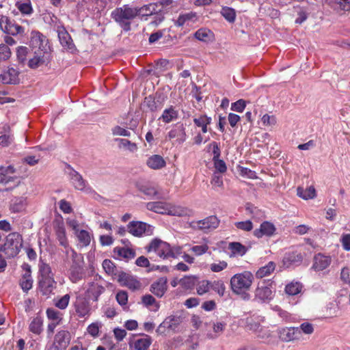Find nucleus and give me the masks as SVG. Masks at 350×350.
Wrapping results in <instances>:
<instances>
[{
	"label": "nucleus",
	"instance_id": "obj_43",
	"mask_svg": "<svg viewBox=\"0 0 350 350\" xmlns=\"http://www.w3.org/2000/svg\"><path fill=\"white\" fill-rule=\"evenodd\" d=\"M46 314L47 318L52 321V322L61 323L62 321V313L53 308H49L46 310Z\"/></svg>",
	"mask_w": 350,
	"mask_h": 350
},
{
	"label": "nucleus",
	"instance_id": "obj_41",
	"mask_svg": "<svg viewBox=\"0 0 350 350\" xmlns=\"http://www.w3.org/2000/svg\"><path fill=\"white\" fill-rule=\"evenodd\" d=\"M15 6L23 15H30L33 12V8L29 0H27L25 2L16 1Z\"/></svg>",
	"mask_w": 350,
	"mask_h": 350
},
{
	"label": "nucleus",
	"instance_id": "obj_5",
	"mask_svg": "<svg viewBox=\"0 0 350 350\" xmlns=\"http://www.w3.org/2000/svg\"><path fill=\"white\" fill-rule=\"evenodd\" d=\"M254 280L253 274L249 271L234 274L230 279V288L237 295H244V298L249 297L246 291H249Z\"/></svg>",
	"mask_w": 350,
	"mask_h": 350
},
{
	"label": "nucleus",
	"instance_id": "obj_9",
	"mask_svg": "<svg viewBox=\"0 0 350 350\" xmlns=\"http://www.w3.org/2000/svg\"><path fill=\"white\" fill-rule=\"evenodd\" d=\"M0 29L5 33L16 36L24 33V28L8 16L0 14Z\"/></svg>",
	"mask_w": 350,
	"mask_h": 350
},
{
	"label": "nucleus",
	"instance_id": "obj_30",
	"mask_svg": "<svg viewBox=\"0 0 350 350\" xmlns=\"http://www.w3.org/2000/svg\"><path fill=\"white\" fill-rule=\"evenodd\" d=\"M146 165L150 169L159 170L165 166L166 162L161 156L154 154L147 159Z\"/></svg>",
	"mask_w": 350,
	"mask_h": 350
},
{
	"label": "nucleus",
	"instance_id": "obj_22",
	"mask_svg": "<svg viewBox=\"0 0 350 350\" xmlns=\"http://www.w3.org/2000/svg\"><path fill=\"white\" fill-rule=\"evenodd\" d=\"M147 228H150V226L142 221H133L127 225L129 232L135 237H141L146 232Z\"/></svg>",
	"mask_w": 350,
	"mask_h": 350
},
{
	"label": "nucleus",
	"instance_id": "obj_60",
	"mask_svg": "<svg viewBox=\"0 0 350 350\" xmlns=\"http://www.w3.org/2000/svg\"><path fill=\"white\" fill-rule=\"evenodd\" d=\"M298 327L301 331V334L304 333L307 335L312 334L314 330V325L309 322H304Z\"/></svg>",
	"mask_w": 350,
	"mask_h": 350
},
{
	"label": "nucleus",
	"instance_id": "obj_27",
	"mask_svg": "<svg viewBox=\"0 0 350 350\" xmlns=\"http://www.w3.org/2000/svg\"><path fill=\"white\" fill-rule=\"evenodd\" d=\"M105 291V288L102 285L96 282H92L89 284L87 293L90 298L92 299L94 301H97L99 296L103 294Z\"/></svg>",
	"mask_w": 350,
	"mask_h": 350
},
{
	"label": "nucleus",
	"instance_id": "obj_34",
	"mask_svg": "<svg viewBox=\"0 0 350 350\" xmlns=\"http://www.w3.org/2000/svg\"><path fill=\"white\" fill-rule=\"evenodd\" d=\"M27 205V199L25 197H14L11 200L10 210L13 213L22 211Z\"/></svg>",
	"mask_w": 350,
	"mask_h": 350
},
{
	"label": "nucleus",
	"instance_id": "obj_37",
	"mask_svg": "<svg viewBox=\"0 0 350 350\" xmlns=\"http://www.w3.org/2000/svg\"><path fill=\"white\" fill-rule=\"evenodd\" d=\"M42 326L43 319L40 317H36L31 321L29 325V329L31 332L36 335H40L43 330Z\"/></svg>",
	"mask_w": 350,
	"mask_h": 350
},
{
	"label": "nucleus",
	"instance_id": "obj_54",
	"mask_svg": "<svg viewBox=\"0 0 350 350\" xmlns=\"http://www.w3.org/2000/svg\"><path fill=\"white\" fill-rule=\"evenodd\" d=\"M211 289V282L208 280H202L200 282L196 288L197 293L200 295H202Z\"/></svg>",
	"mask_w": 350,
	"mask_h": 350
},
{
	"label": "nucleus",
	"instance_id": "obj_62",
	"mask_svg": "<svg viewBox=\"0 0 350 350\" xmlns=\"http://www.w3.org/2000/svg\"><path fill=\"white\" fill-rule=\"evenodd\" d=\"M118 303L120 306H126L128 302V294L126 291H120L118 292L116 296Z\"/></svg>",
	"mask_w": 350,
	"mask_h": 350
},
{
	"label": "nucleus",
	"instance_id": "obj_57",
	"mask_svg": "<svg viewBox=\"0 0 350 350\" xmlns=\"http://www.w3.org/2000/svg\"><path fill=\"white\" fill-rule=\"evenodd\" d=\"M228 267L227 262L224 260H219L218 262H214L211 264L210 265V269L213 272H220L225 269H226Z\"/></svg>",
	"mask_w": 350,
	"mask_h": 350
},
{
	"label": "nucleus",
	"instance_id": "obj_31",
	"mask_svg": "<svg viewBox=\"0 0 350 350\" xmlns=\"http://www.w3.org/2000/svg\"><path fill=\"white\" fill-rule=\"evenodd\" d=\"M120 280L124 282V284L131 290H138L141 288V282L135 278L122 273L120 275Z\"/></svg>",
	"mask_w": 350,
	"mask_h": 350
},
{
	"label": "nucleus",
	"instance_id": "obj_46",
	"mask_svg": "<svg viewBox=\"0 0 350 350\" xmlns=\"http://www.w3.org/2000/svg\"><path fill=\"white\" fill-rule=\"evenodd\" d=\"M211 289L217 293L220 297L224 295L226 291V286L221 280L211 282Z\"/></svg>",
	"mask_w": 350,
	"mask_h": 350
},
{
	"label": "nucleus",
	"instance_id": "obj_55",
	"mask_svg": "<svg viewBox=\"0 0 350 350\" xmlns=\"http://www.w3.org/2000/svg\"><path fill=\"white\" fill-rule=\"evenodd\" d=\"M234 226L237 229L245 232H250L253 229V224L250 220L235 222Z\"/></svg>",
	"mask_w": 350,
	"mask_h": 350
},
{
	"label": "nucleus",
	"instance_id": "obj_26",
	"mask_svg": "<svg viewBox=\"0 0 350 350\" xmlns=\"http://www.w3.org/2000/svg\"><path fill=\"white\" fill-rule=\"evenodd\" d=\"M113 253L118 259L129 260L135 256V251L133 249L124 247H116L113 248Z\"/></svg>",
	"mask_w": 350,
	"mask_h": 350
},
{
	"label": "nucleus",
	"instance_id": "obj_2",
	"mask_svg": "<svg viewBox=\"0 0 350 350\" xmlns=\"http://www.w3.org/2000/svg\"><path fill=\"white\" fill-rule=\"evenodd\" d=\"M146 250L148 253L154 252L162 259H167L178 258L182 254L183 247L180 246L171 247L168 243L155 238L146 247Z\"/></svg>",
	"mask_w": 350,
	"mask_h": 350
},
{
	"label": "nucleus",
	"instance_id": "obj_44",
	"mask_svg": "<svg viewBox=\"0 0 350 350\" xmlns=\"http://www.w3.org/2000/svg\"><path fill=\"white\" fill-rule=\"evenodd\" d=\"M137 188L142 193L151 198L158 195L156 187L149 184L138 185Z\"/></svg>",
	"mask_w": 350,
	"mask_h": 350
},
{
	"label": "nucleus",
	"instance_id": "obj_40",
	"mask_svg": "<svg viewBox=\"0 0 350 350\" xmlns=\"http://www.w3.org/2000/svg\"><path fill=\"white\" fill-rule=\"evenodd\" d=\"M118 143L120 148L126 149L129 151L133 152L137 150V146L135 143L131 142L129 139L124 138H117L115 139Z\"/></svg>",
	"mask_w": 350,
	"mask_h": 350
},
{
	"label": "nucleus",
	"instance_id": "obj_21",
	"mask_svg": "<svg viewBox=\"0 0 350 350\" xmlns=\"http://www.w3.org/2000/svg\"><path fill=\"white\" fill-rule=\"evenodd\" d=\"M220 223V220L215 215L208 216L204 219L197 221L200 230L207 231L216 229Z\"/></svg>",
	"mask_w": 350,
	"mask_h": 350
},
{
	"label": "nucleus",
	"instance_id": "obj_12",
	"mask_svg": "<svg viewBox=\"0 0 350 350\" xmlns=\"http://www.w3.org/2000/svg\"><path fill=\"white\" fill-rule=\"evenodd\" d=\"M53 230L59 244L65 249L70 248L73 254H76V252L69 246L66 228L62 219H55L53 221Z\"/></svg>",
	"mask_w": 350,
	"mask_h": 350
},
{
	"label": "nucleus",
	"instance_id": "obj_64",
	"mask_svg": "<svg viewBox=\"0 0 350 350\" xmlns=\"http://www.w3.org/2000/svg\"><path fill=\"white\" fill-rule=\"evenodd\" d=\"M213 161L214 163V167L217 172L220 173H224L226 172L227 167L226 163L223 160L219 158L217 159H213Z\"/></svg>",
	"mask_w": 350,
	"mask_h": 350
},
{
	"label": "nucleus",
	"instance_id": "obj_20",
	"mask_svg": "<svg viewBox=\"0 0 350 350\" xmlns=\"http://www.w3.org/2000/svg\"><path fill=\"white\" fill-rule=\"evenodd\" d=\"M19 72L14 68H9L0 75V81L3 84H18Z\"/></svg>",
	"mask_w": 350,
	"mask_h": 350
},
{
	"label": "nucleus",
	"instance_id": "obj_11",
	"mask_svg": "<svg viewBox=\"0 0 350 350\" xmlns=\"http://www.w3.org/2000/svg\"><path fill=\"white\" fill-rule=\"evenodd\" d=\"M66 173L74 188L79 191H85L88 187L87 181L70 165L66 163Z\"/></svg>",
	"mask_w": 350,
	"mask_h": 350
},
{
	"label": "nucleus",
	"instance_id": "obj_23",
	"mask_svg": "<svg viewBox=\"0 0 350 350\" xmlns=\"http://www.w3.org/2000/svg\"><path fill=\"white\" fill-rule=\"evenodd\" d=\"M167 278L161 277L154 282L150 286V291L157 297H161L167 291Z\"/></svg>",
	"mask_w": 350,
	"mask_h": 350
},
{
	"label": "nucleus",
	"instance_id": "obj_13",
	"mask_svg": "<svg viewBox=\"0 0 350 350\" xmlns=\"http://www.w3.org/2000/svg\"><path fill=\"white\" fill-rule=\"evenodd\" d=\"M181 322L180 317L170 316L159 325L156 332L161 335H165L170 331H175Z\"/></svg>",
	"mask_w": 350,
	"mask_h": 350
},
{
	"label": "nucleus",
	"instance_id": "obj_49",
	"mask_svg": "<svg viewBox=\"0 0 350 350\" xmlns=\"http://www.w3.org/2000/svg\"><path fill=\"white\" fill-rule=\"evenodd\" d=\"M221 15L229 23H234L236 18L235 10L229 7H224L221 11Z\"/></svg>",
	"mask_w": 350,
	"mask_h": 350
},
{
	"label": "nucleus",
	"instance_id": "obj_59",
	"mask_svg": "<svg viewBox=\"0 0 350 350\" xmlns=\"http://www.w3.org/2000/svg\"><path fill=\"white\" fill-rule=\"evenodd\" d=\"M11 56V51L5 44H0V60L5 61Z\"/></svg>",
	"mask_w": 350,
	"mask_h": 350
},
{
	"label": "nucleus",
	"instance_id": "obj_18",
	"mask_svg": "<svg viewBox=\"0 0 350 350\" xmlns=\"http://www.w3.org/2000/svg\"><path fill=\"white\" fill-rule=\"evenodd\" d=\"M74 307L75 312L79 318H85L90 315V305L85 298L78 297L74 303Z\"/></svg>",
	"mask_w": 350,
	"mask_h": 350
},
{
	"label": "nucleus",
	"instance_id": "obj_16",
	"mask_svg": "<svg viewBox=\"0 0 350 350\" xmlns=\"http://www.w3.org/2000/svg\"><path fill=\"white\" fill-rule=\"evenodd\" d=\"M275 231L276 228L273 223L265 221L261 223L259 228H256L253 231V235L258 239H260L264 236L271 237L275 234Z\"/></svg>",
	"mask_w": 350,
	"mask_h": 350
},
{
	"label": "nucleus",
	"instance_id": "obj_53",
	"mask_svg": "<svg viewBox=\"0 0 350 350\" xmlns=\"http://www.w3.org/2000/svg\"><path fill=\"white\" fill-rule=\"evenodd\" d=\"M285 259L291 263L301 262L303 260V256L301 253L297 252H292L286 254Z\"/></svg>",
	"mask_w": 350,
	"mask_h": 350
},
{
	"label": "nucleus",
	"instance_id": "obj_45",
	"mask_svg": "<svg viewBox=\"0 0 350 350\" xmlns=\"http://www.w3.org/2000/svg\"><path fill=\"white\" fill-rule=\"evenodd\" d=\"M70 296L69 294H66L62 297H57L54 299V305L55 307L60 310H65L70 302Z\"/></svg>",
	"mask_w": 350,
	"mask_h": 350
},
{
	"label": "nucleus",
	"instance_id": "obj_42",
	"mask_svg": "<svg viewBox=\"0 0 350 350\" xmlns=\"http://www.w3.org/2000/svg\"><path fill=\"white\" fill-rule=\"evenodd\" d=\"M302 284L298 282H292L285 286V292L288 295H296L299 294L302 289Z\"/></svg>",
	"mask_w": 350,
	"mask_h": 350
},
{
	"label": "nucleus",
	"instance_id": "obj_47",
	"mask_svg": "<svg viewBox=\"0 0 350 350\" xmlns=\"http://www.w3.org/2000/svg\"><path fill=\"white\" fill-rule=\"evenodd\" d=\"M229 249L234 254L243 256L247 252V248L239 242H232L229 244Z\"/></svg>",
	"mask_w": 350,
	"mask_h": 350
},
{
	"label": "nucleus",
	"instance_id": "obj_17",
	"mask_svg": "<svg viewBox=\"0 0 350 350\" xmlns=\"http://www.w3.org/2000/svg\"><path fill=\"white\" fill-rule=\"evenodd\" d=\"M167 137L174 139L178 144H183L187 138L185 128L183 124H176L168 132Z\"/></svg>",
	"mask_w": 350,
	"mask_h": 350
},
{
	"label": "nucleus",
	"instance_id": "obj_38",
	"mask_svg": "<svg viewBox=\"0 0 350 350\" xmlns=\"http://www.w3.org/2000/svg\"><path fill=\"white\" fill-rule=\"evenodd\" d=\"M151 343V338L146 335L144 338L137 339L134 342V348L135 350H148Z\"/></svg>",
	"mask_w": 350,
	"mask_h": 350
},
{
	"label": "nucleus",
	"instance_id": "obj_28",
	"mask_svg": "<svg viewBox=\"0 0 350 350\" xmlns=\"http://www.w3.org/2000/svg\"><path fill=\"white\" fill-rule=\"evenodd\" d=\"M198 20L197 13L195 12H189L185 14H180L174 24L176 27H183L188 24L189 22L195 23Z\"/></svg>",
	"mask_w": 350,
	"mask_h": 350
},
{
	"label": "nucleus",
	"instance_id": "obj_14",
	"mask_svg": "<svg viewBox=\"0 0 350 350\" xmlns=\"http://www.w3.org/2000/svg\"><path fill=\"white\" fill-rule=\"evenodd\" d=\"M280 339L285 342L299 340L301 338V331L298 327H284L279 330Z\"/></svg>",
	"mask_w": 350,
	"mask_h": 350
},
{
	"label": "nucleus",
	"instance_id": "obj_32",
	"mask_svg": "<svg viewBox=\"0 0 350 350\" xmlns=\"http://www.w3.org/2000/svg\"><path fill=\"white\" fill-rule=\"evenodd\" d=\"M275 263L273 261L269 262L266 265L260 267L256 272V278L262 279L269 276L275 269Z\"/></svg>",
	"mask_w": 350,
	"mask_h": 350
},
{
	"label": "nucleus",
	"instance_id": "obj_33",
	"mask_svg": "<svg viewBox=\"0 0 350 350\" xmlns=\"http://www.w3.org/2000/svg\"><path fill=\"white\" fill-rule=\"evenodd\" d=\"M178 117V111L175 109L174 107L171 105L163 111L159 119L164 123H170L172 121L176 120Z\"/></svg>",
	"mask_w": 350,
	"mask_h": 350
},
{
	"label": "nucleus",
	"instance_id": "obj_51",
	"mask_svg": "<svg viewBox=\"0 0 350 350\" xmlns=\"http://www.w3.org/2000/svg\"><path fill=\"white\" fill-rule=\"evenodd\" d=\"M196 277L185 276L180 280V284L185 288L191 289L196 285Z\"/></svg>",
	"mask_w": 350,
	"mask_h": 350
},
{
	"label": "nucleus",
	"instance_id": "obj_52",
	"mask_svg": "<svg viewBox=\"0 0 350 350\" xmlns=\"http://www.w3.org/2000/svg\"><path fill=\"white\" fill-rule=\"evenodd\" d=\"M103 267L108 275H116V267L115 264L109 259H105L103 262Z\"/></svg>",
	"mask_w": 350,
	"mask_h": 350
},
{
	"label": "nucleus",
	"instance_id": "obj_1",
	"mask_svg": "<svg viewBox=\"0 0 350 350\" xmlns=\"http://www.w3.org/2000/svg\"><path fill=\"white\" fill-rule=\"evenodd\" d=\"M30 45L34 50L33 57L30 58L27 65L31 69H36L43 65H47L51 59V49L48 40L39 31L31 32Z\"/></svg>",
	"mask_w": 350,
	"mask_h": 350
},
{
	"label": "nucleus",
	"instance_id": "obj_25",
	"mask_svg": "<svg viewBox=\"0 0 350 350\" xmlns=\"http://www.w3.org/2000/svg\"><path fill=\"white\" fill-rule=\"evenodd\" d=\"M85 275L83 268L77 262H73L69 269V278L73 283L82 280Z\"/></svg>",
	"mask_w": 350,
	"mask_h": 350
},
{
	"label": "nucleus",
	"instance_id": "obj_50",
	"mask_svg": "<svg viewBox=\"0 0 350 350\" xmlns=\"http://www.w3.org/2000/svg\"><path fill=\"white\" fill-rule=\"evenodd\" d=\"M297 194L304 200L312 199L316 196V190L314 187H310L305 191L301 190L300 188H298Z\"/></svg>",
	"mask_w": 350,
	"mask_h": 350
},
{
	"label": "nucleus",
	"instance_id": "obj_24",
	"mask_svg": "<svg viewBox=\"0 0 350 350\" xmlns=\"http://www.w3.org/2000/svg\"><path fill=\"white\" fill-rule=\"evenodd\" d=\"M331 263V258L321 254H317L314 257L312 268L317 271L325 269Z\"/></svg>",
	"mask_w": 350,
	"mask_h": 350
},
{
	"label": "nucleus",
	"instance_id": "obj_61",
	"mask_svg": "<svg viewBox=\"0 0 350 350\" xmlns=\"http://www.w3.org/2000/svg\"><path fill=\"white\" fill-rule=\"evenodd\" d=\"M28 49L26 46H19L16 51V55L20 63H24L26 60Z\"/></svg>",
	"mask_w": 350,
	"mask_h": 350
},
{
	"label": "nucleus",
	"instance_id": "obj_19",
	"mask_svg": "<svg viewBox=\"0 0 350 350\" xmlns=\"http://www.w3.org/2000/svg\"><path fill=\"white\" fill-rule=\"evenodd\" d=\"M22 268L25 271V273L22 275L19 285L25 293H27L33 286L31 266L28 264H23Z\"/></svg>",
	"mask_w": 350,
	"mask_h": 350
},
{
	"label": "nucleus",
	"instance_id": "obj_29",
	"mask_svg": "<svg viewBox=\"0 0 350 350\" xmlns=\"http://www.w3.org/2000/svg\"><path fill=\"white\" fill-rule=\"evenodd\" d=\"M212 119L211 117L207 116L206 114H200L196 116L193 118L194 124L201 128L203 133H207L209 130L208 126L211 124Z\"/></svg>",
	"mask_w": 350,
	"mask_h": 350
},
{
	"label": "nucleus",
	"instance_id": "obj_15",
	"mask_svg": "<svg viewBox=\"0 0 350 350\" xmlns=\"http://www.w3.org/2000/svg\"><path fill=\"white\" fill-rule=\"evenodd\" d=\"M273 293L271 283L267 285L265 281L258 284L255 291V297L262 301H269L273 299Z\"/></svg>",
	"mask_w": 350,
	"mask_h": 350
},
{
	"label": "nucleus",
	"instance_id": "obj_56",
	"mask_svg": "<svg viewBox=\"0 0 350 350\" xmlns=\"http://www.w3.org/2000/svg\"><path fill=\"white\" fill-rule=\"evenodd\" d=\"M211 31L207 29H200L195 33V38L200 41L206 42L209 38Z\"/></svg>",
	"mask_w": 350,
	"mask_h": 350
},
{
	"label": "nucleus",
	"instance_id": "obj_10",
	"mask_svg": "<svg viewBox=\"0 0 350 350\" xmlns=\"http://www.w3.org/2000/svg\"><path fill=\"white\" fill-rule=\"evenodd\" d=\"M71 340L70 333L67 330L58 331L54 336L53 343L48 350H66Z\"/></svg>",
	"mask_w": 350,
	"mask_h": 350
},
{
	"label": "nucleus",
	"instance_id": "obj_35",
	"mask_svg": "<svg viewBox=\"0 0 350 350\" xmlns=\"http://www.w3.org/2000/svg\"><path fill=\"white\" fill-rule=\"evenodd\" d=\"M135 10L137 12L136 13V18L137 16L139 17H144V16H148L152 14L155 11L154 5L150 3L147 5H144L141 7L134 6Z\"/></svg>",
	"mask_w": 350,
	"mask_h": 350
},
{
	"label": "nucleus",
	"instance_id": "obj_63",
	"mask_svg": "<svg viewBox=\"0 0 350 350\" xmlns=\"http://www.w3.org/2000/svg\"><path fill=\"white\" fill-rule=\"evenodd\" d=\"M208 246L207 244H203L201 245H195L191 248V251L193 252L196 256H200L205 254L208 250Z\"/></svg>",
	"mask_w": 350,
	"mask_h": 350
},
{
	"label": "nucleus",
	"instance_id": "obj_48",
	"mask_svg": "<svg viewBox=\"0 0 350 350\" xmlns=\"http://www.w3.org/2000/svg\"><path fill=\"white\" fill-rule=\"evenodd\" d=\"M59 41L63 47L66 49L72 50L75 45L70 36L68 33L59 34Z\"/></svg>",
	"mask_w": 350,
	"mask_h": 350
},
{
	"label": "nucleus",
	"instance_id": "obj_3",
	"mask_svg": "<svg viewBox=\"0 0 350 350\" xmlns=\"http://www.w3.org/2000/svg\"><path fill=\"white\" fill-rule=\"evenodd\" d=\"M38 284V289L43 295L49 296L56 288L57 282L49 264L42 262L39 264Z\"/></svg>",
	"mask_w": 350,
	"mask_h": 350
},
{
	"label": "nucleus",
	"instance_id": "obj_58",
	"mask_svg": "<svg viewBox=\"0 0 350 350\" xmlns=\"http://www.w3.org/2000/svg\"><path fill=\"white\" fill-rule=\"evenodd\" d=\"M144 104L151 111H156L161 109L157 104L154 98L150 96L145 98Z\"/></svg>",
	"mask_w": 350,
	"mask_h": 350
},
{
	"label": "nucleus",
	"instance_id": "obj_36",
	"mask_svg": "<svg viewBox=\"0 0 350 350\" xmlns=\"http://www.w3.org/2000/svg\"><path fill=\"white\" fill-rule=\"evenodd\" d=\"M226 323L224 321H217L213 323V332L207 334L208 338L214 339L219 337L224 332Z\"/></svg>",
	"mask_w": 350,
	"mask_h": 350
},
{
	"label": "nucleus",
	"instance_id": "obj_4",
	"mask_svg": "<svg viewBox=\"0 0 350 350\" xmlns=\"http://www.w3.org/2000/svg\"><path fill=\"white\" fill-rule=\"evenodd\" d=\"M136 13L134 6L125 4L115 8L111 17L124 31H129L132 21L136 18Z\"/></svg>",
	"mask_w": 350,
	"mask_h": 350
},
{
	"label": "nucleus",
	"instance_id": "obj_7",
	"mask_svg": "<svg viewBox=\"0 0 350 350\" xmlns=\"http://www.w3.org/2000/svg\"><path fill=\"white\" fill-rule=\"evenodd\" d=\"M146 207L149 211L162 215L167 214L178 217L186 215L185 208L165 202H150L146 203Z\"/></svg>",
	"mask_w": 350,
	"mask_h": 350
},
{
	"label": "nucleus",
	"instance_id": "obj_8",
	"mask_svg": "<svg viewBox=\"0 0 350 350\" xmlns=\"http://www.w3.org/2000/svg\"><path fill=\"white\" fill-rule=\"evenodd\" d=\"M21 180L15 174V169L12 165L0 167V191H10L17 187Z\"/></svg>",
	"mask_w": 350,
	"mask_h": 350
},
{
	"label": "nucleus",
	"instance_id": "obj_6",
	"mask_svg": "<svg viewBox=\"0 0 350 350\" xmlns=\"http://www.w3.org/2000/svg\"><path fill=\"white\" fill-rule=\"evenodd\" d=\"M23 245L22 235L16 232H11L5 239V242L0 246V252L3 253L7 258L16 257Z\"/></svg>",
	"mask_w": 350,
	"mask_h": 350
},
{
	"label": "nucleus",
	"instance_id": "obj_39",
	"mask_svg": "<svg viewBox=\"0 0 350 350\" xmlns=\"http://www.w3.org/2000/svg\"><path fill=\"white\" fill-rule=\"evenodd\" d=\"M75 235L82 246L87 247L90 244L91 234L88 231L85 230H81L80 231H77Z\"/></svg>",
	"mask_w": 350,
	"mask_h": 350
}]
</instances>
